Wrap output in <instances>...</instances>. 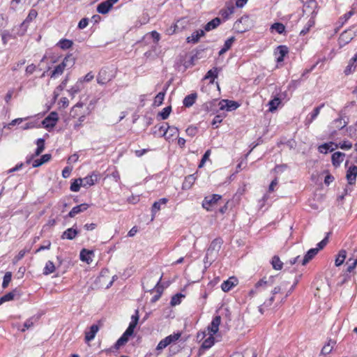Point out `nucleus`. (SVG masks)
<instances>
[{"mask_svg":"<svg viewBox=\"0 0 357 357\" xmlns=\"http://www.w3.org/2000/svg\"><path fill=\"white\" fill-rule=\"evenodd\" d=\"M138 324L131 321L128 327L122 334V335L117 340L114 344L110 348L105 349V352L109 354L118 350L121 347L125 345L129 340V338L134 335L135 329Z\"/></svg>","mask_w":357,"mask_h":357,"instance_id":"obj_1","label":"nucleus"},{"mask_svg":"<svg viewBox=\"0 0 357 357\" xmlns=\"http://www.w3.org/2000/svg\"><path fill=\"white\" fill-rule=\"evenodd\" d=\"M253 26V23L248 15H244L236 20L234 24V29L238 33H243L249 31Z\"/></svg>","mask_w":357,"mask_h":357,"instance_id":"obj_2","label":"nucleus"},{"mask_svg":"<svg viewBox=\"0 0 357 357\" xmlns=\"http://www.w3.org/2000/svg\"><path fill=\"white\" fill-rule=\"evenodd\" d=\"M59 116L56 112H51L41 122L43 127L48 130L52 129L57 123Z\"/></svg>","mask_w":357,"mask_h":357,"instance_id":"obj_3","label":"nucleus"},{"mask_svg":"<svg viewBox=\"0 0 357 357\" xmlns=\"http://www.w3.org/2000/svg\"><path fill=\"white\" fill-rule=\"evenodd\" d=\"M222 199V196L218 194H213L206 196L202 201V206L208 211H212V207Z\"/></svg>","mask_w":357,"mask_h":357,"instance_id":"obj_4","label":"nucleus"},{"mask_svg":"<svg viewBox=\"0 0 357 357\" xmlns=\"http://www.w3.org/2000/svg\"><path fill=\"white\" fill-rule=\"evenodd\" d=\"M220 110L234 111L240 107V104L235 100L222 99L218 102Z\"/></svg>","mask_w":357,"mask_h":357,"instance_id":"obj_5","label":"nucleus"},{"mask_svg":"<svg viewBox=\"0 0 357 357\" xmlns=\"http://www.w3.org/2000/svg\"><path fill=\"white\" fill-rule=\"evenodd\" d=\"M100 178V174L96 171L92 172V173L84 178H82V187L88 188L93 185L96 182H98Z\"/></svg>","mask_w":357,"mask_h":357,"instance_id":"obj_6","label":"nucleus"},{"mask_svg":"<svg viewBox=\"0 0 357 357\" xmlns=\"http://www.w3.org/2000/svg\"><path fill=\"white\" fill-rule=\"evenodd\" d=\"M303 3V12H309L310 15H313L314 12L316 15L318 13V3L316 0H301Z\"/></svg>","mask_w":357,"mask_h":357,"instance_id":"obj_7","label":"nucleus"},{"mask_svg":"<svg viewBox=\"0 0 357 357\" xmlns=\"http://www.w3.org/2000/svg\"><path fill=\"white\" fill-rule=\"evenodd\" d=\"M357 177V166L355 165H351L347 170L346 178L348 184L354 185L356 183Z\"/></svg>","mask_w":357,"mask_h":357,"instance_id":"obj_8","label":"nucleus"},{"mask_svg":"<svg viewBox=\"0 0 357 357\" xmlns=\"http://www.w3.org/2000/svg\"><path fill=\"white\" fill-rule=\"evenodd\" d=\"M169 126L167 123H163L162 124H158L152 128V133L154 135H158L159 137H165Z\"/></svg>","mask_w":357,"mask_h":357,"instance_id":"obj_9","label":"nucleus"},{"mask_svg":"<svg viewBox=\"0 0 357 357\" xmlns=\"http://www.w3.org/2000/svg\"><path fill=\"white\" fill-rule=\"evenodd\" d=\"M79 233V231L77 228V225L75 224L72 227L65 230L61 236V239L73 240Z\"/></svg>","mask_w":357,"mask_h":357,"instance_id":"obj_10","label":"nucleus"},{"mask_svg":"<svg viewBox=\"0 0 357 357\" xmlns=\"http://www.w3.org/2000/svg\"><path fill=\"white\" fill-rule=\"evenodd\" d=\"M221 323V317L220 315H215L213 317L210 325H208L207 329L209 335H215L219 330V326Z\"/></svg>","mask_w":357,"mask_h":357,"instance_id":"obj_11","label":"nucleus"},{"mask_svg":"<svg viewBox=\"0 0 357 357\" xmlns=\"http://www.w3.org/2000/svg\"><path fill=\"white\" fill-rule=\"evenodd\" d=\"M218 102L219 101L216 99L208 101L202 105V108L206 112H217L218 110H220Z\"/></svg>","mask_w":357,"mask_h":357,"instance_id":"obj_12","label":"nucleus"},{"mask_svg":"<svg viewBox=\"0 0 357 357\" xmlns=\"http://www.w3.org/2000/svg\"><path fill=\"white\" fill-rule=\"evenodd\" d=\"M222 243H223V240L222 238H220V237L216 238L211 241V243L206 251L210 252L212 255H213L214 252H215V253L217 254L220 251Z\"/></svg>","mask_w":357,"mask_h":357,"instance_id":"obj_13","label":"nucleus"},{"mask_svg":"<svg viewBox=\"0 0 357 357\" xmlns=\"http://www.w3.org/2000/svg\"><path fill=\"white\" fill-rule=\"evenodd\" d=\"M89 204L86 203H82L79 205H77L71 209V211L67 215V217L73 218L77 214H79L82 212L86 211L89 208Z\"/></svg>","mask_w":357,"mask_h":357,"instance_id":"obj_14","label":"nucleus"},{"mask_svg":"<svg viewBox=\"0 0 357 357\" xmlns=\"http://www.w3.org/2000/svg\"><path fill=\"white\" fill-rule=\"evenodd\" d=\"M168 202V199L163 197L155 202L151 206L152 220L155 218L157 212L161 208V205H165Z\"/></svg>","mask_w":357,"mask_h":357,"instance_id":"obj_15","label":"nucleus"},{"mask_svg":"<svg viewBox=\"0 0 357 357\" xmlns=\"http://www.w3.org/2000/svg\"><path fill=\"white\" fill-rule=\"evenodd\" d=\"M20 296V290L17 288L14 289L13 291L6 293L5 295L0 298V305L5 302L13 301L15 296Z\"/></svg>","mask_w":357,"mask_h":357,"instance_id":"obj_16","label":"nucleus"},{"mask_svg":"<svg viewBox=\"0 0 357 357\" xmlns=\"http://www.w3.org/2000/svg\"><path fill=\"white\" fill-rule=\"evenodd\" d=\"M273 284V277L271 276L268 278V280H266V278H263L262 279L259 280L255 285V288L256 289H266L271 286H272Z\"/></svg>","mask_w":357,"mask_h":357,"instance_id":"obj_17","label":"nucleus"},{"mask_svg":"<svg viewBox=\"0 0 357 357\" xmlns=\"http://www.w3.org/2000/svg\"><path fill=\"white\" fill-rule=\"evenodd\" d=\"M99 330V326L97 324L91 325L88 331L85 332V341L89 342L93 340Z\"/></svg>","mask_w":357,"mask_h":357,"instance_id":"obj_18","label":"nucleus"},{"mask_svg":"<svg viewBox=\"0 0 357 357\" xmlns=\"http://www.w3.org/2000/svg\"><path fill=\"white\" fill-rule=\"evenodd\" d=\"M345 154L340 151L335 152L331 155L332 164L334 167H337L340 165L344 160Z\"/></svg>","mask_w":357,"mask_h":357,"instance_id":"obj_19","label":"nucleus"},{"mask_svg":"<svg viewBox=\"0 0 357 357\" xmlns=\"http://www.w3.org/2000/svg\"><path fill=\"white\" fill-rule=\"evenodd\" d=\"M221 22L222 20L220 17H216L211 20V21H209L208 22H207L204 25V29L206 31H210L211 30L216 29L221 24Z\"/></svg>","mask_w":357,"mask_h":357,"instance_id":"obj_20","label":"nucleus"},{"mask_svg":"<svg viewBox=\"0 0 357 357\" xmlns=\"http://www.w3.org/2000/svg\"><path fill=\"white\" fill-rule=\"evenodd\" d=\"M93 255V251L86 248H83L79 253V259L84 262L90 264L92 261L91 255Z\"/></svg>","mask_w":357,"mask_h":357,"instance_id":"obj_21","label":"nucleus"},{"mask_svg":"<svg viewBox=\"0 0 357 357\" xmlns=\"http://www.w3.org/2000/svg\"><path fill=\"white\" fill-rule=\"evenodd\" d=\"M315 17H316V13L314 12L313 15L310 17L309 20L307 21V24L305 25L303 29L300 32V36H305L307 34L310 29L314 26L315 24Z\"/></svg>","mask_w":357,"mask_h":357,"instance_id":"obj_22","label":"nucleus"},{"mask_svg":"<svg viewBox=\"0 0 357 357\" xmlns=\"http://www.w3.org/2000/svg\"><path fill=\"white\" fill-rule=\"evenodd\" d=\"M197 98V94L196 92L192 93L186 96L183 100V106L188 108L192 107L195 104Z\"/></svg>","mask_w":357,"mask_h":357,"instance_id":"obj_23","label":"nucleus"},{"mask_svg":"<svg viewBox=\"0 0 357 357\" xmlns=\"http://www.w3.org/2000/svg\"><path fill=\"white\" fill-rule=\"evenodd\" d=\"M235 281H236V279L234 277H231L228 280L224 281L221 284L222 290L225 292L229 291L236 285L234 283Z\"/></svg>","mask_w":357,"mask_h":357,"instance_id":"obj_24","label":"nucleus"},{"mask_svg":"<svg viewBox=\"0 0 357 357\" xmlns=\"http://www.w3.org/2000/svg\"><path fill=\"white\" fill-rule=\"evenodd\" d=\"M333 145L335 146V143L333 142L324 143L319 146L318 151L321 153L326 154L333 151L336 149L335 146L333 147Z\"/></svg>","mask_w":357,"mask_h":357,"instance_id":"obj_25","label":"nucleus"},{"mask_svg":"<svg viewBox=\"0 0 357 357\" xmlns=\"http://www.w3.org/2000/svg\"><path fill=\"white\" fill-rule=\"evenodd\" d=\"M317 250H316L315 248H310L305 255L301 261V264L303 266H305L317 255Z\"/></svg>","mask_w":357,"mask_h":357,"instance_id":"obj_26","label":"nucleus"},{"mask_svg":"<svg viewBox=\"0 0 357 357\" xmlns=\"http://www.w3.org/2000/svg\"><path fill=\"white\" fill-rule=\"evenodd\" d=\"M196 180L195 174H190L185 177L184 181L182 183V189L184 190L191 188Z\"/></svg>","mask_w":357,"mask_h":357,"instance_id":"obj_27","label":"nucleus"},{"mask_svg":"<svg viewBox=\"0 0 357 357\" xmlns=\"http://www.w3.org/2000/svg\"><path fill=\"white\" fill-rule=\"evenodd\" d=\"M234 6L232 3H227L226 8L220 10V15L224 20H227L229 16L234 12Z\"/></svg>","mask_w":357,"mask_h":357,"instance_id":"obj_28","label":"nucleus"},{"mask_svg":"<svg viewBox=\"0 0 357 357\" xmlns=\"http://www.w3.org/2000/svg\"><path fill=\"white\" fill-rule=\"evenodd\" d=\"M112 8V7L109 4V2L105 1L97 6L96 10L100 14L105 15L109 12Z\"/></svg>","mask_w":357,"mask_h":357,"instance_id":"obj_29","label":"nucleus"},{"mask_svg":"<svg viewBox=\"0 0 357 357\" xmlns=\"http://www.w3.org/2000/svg\"><path fill=\"white\" fill-rule=\"evenodd\" d=\"M68 81V75L66 76V77L62 80L60 84L55 89L53 92V99L55 101L59 96V92L62 91L66 87Z\"/></svg>","mask_w":357,"mask_h":357,"instance_id":"obj_30","label":"nucleus"},{"mask_svg":"<svg viewBox=\"0 0 357 357\" xmlns=\"http://www.w3.org/2000/svg\"><path fill=\"white\" fill-rule=\"evenodd\" d=\"M66 68V64L61 62L59 65L56 66L54 70L50 73V76L51 78H55L59 75L63 74L64 70Z\"/></svg>","mask_w":357,"mask_h":357,"instance_id":"obj_31","label":"nucleus"},{"mask_svg":"<svg viewBox=\"0 0 357 357\" xmlns=\"http://www.w3.org/2000/svg\"><path fill=\"white\" fill-rule=\"evenodd\" d=\"M218 68L217 67H214L212 69H210L206 74L205 75L204 79H210L211 83H213L215 79L218 77Z\"/></svg>","mask_w":357,"mask_h":357,"instance_id":"obj_32","label":"nucleus"},{"mask_svg":"<svg viewBox=\"0 0 357 357\" xmlns=\"http://www.w3.org/2000/svg\"><path fill=\"white\" fill-rule=\"evenodd\" d=\"M63 63L66 64V68H71L74 66L76 62V58L73 56V54H68L62 61Z\"/></svg>","mask_w":357,"mask_h":357,"instance_id":"obj_33","label":"nucleus"},{"mask_svg":"<svg viewBox=\"0 0 357 357\" xmlns=\"http://www.w3.org/2000/svg\"><path fill=\"white\" fill-rule=\"evenodd\" d=\"M215 342V339L214 337V335H209V337H208L206 339H205L203 341V342L201 345V348L204 350L208 349L211 347H212V346L214 345Z\"/></svg>","mask_w":357,"mask_h":357,"instance_id":"obj_34","label":"nucleus"},{"mask_svg":"<svg viewBox=\"0 0 357 357\" xmlns=\"http://www.w3.org/2000/svg\"><path fill=\"white\" fill-rule=\"evenodd\" d=\"M280 103H281V98L278 96L274 97L273 99L269 100V102L268 103V105L269 106L268 111L271 112H273L274 111H275L278 109V107Z\"/></svg>","mask_w":357,"mask_h":357,"instance_id":"obj_35","label":"nucleus"},{"mask_svg":"<svg viewBox=\"0 0 357 357\" xmlns=\"http://www.w3.org/2000/svg\"><path fill=\"white\" fill-rule=\"evenodd\" d=\"M172 112V106L169 105L163 108L162 111L159 112L157 114V119L161 120H166L170 115Z\"/></svg>","mask_w":357,"mask_h":357,"instance_id":"obj_36","label":"nucleus"},{"mask_svg":"<svg viewBox=\"0 0 357 357\" xmlns=\"http://www.w3.org/2000/svg\"><path fill=\"white\" fill-rule=\"evenodd\" d=\"M271 264L273 269L279 271L283 267V262L280 260L278 255H274L271 261Z\"/></svg>","mask_w":357,"mask_h":357,"instance_id":"obj_37","label":"nucleus"},{"mask_svg":"<svg viewBox=\"0 0 357 357\" xmlns=\"http://www.w3.org/2000/svg\"><path fill=\"white\" fill-rule=\"evenodd\" d=\"M56 45L61 49L66 50L70 49L73 45V41L69 39L62 38L58 42Z\"/></svg>","mask_w":357,"mask_h":357,"instance_id":"obj_38","label":"nucleus"},{"mask_svg":"<svg viewBox=\"0 0 357 357\" xmlns=\"http://www.w3.org/2000/svg\"><path fill=\"white\" fill-rule=\"evenodd\" d=\"M346 257H347L346 250H340L338 254L336 256V258H335V266H341L344 263Z\"/></svg>","mask_w":357,"mask_h":357,"instance_id":"obj_39","label":"nucleus"},{"mask_svg":"<svg viewBox=\"0 0 357 357\" xmlns=\"http://www.w3.org/2000/svg\"><path fill=\"white\" fill-rule=\"evenodd\" d=\"M208 47H205L203 45H199L196 49H195L192 52H195L192 54V59H199L203 57L202 53L207 50Z\"/></svg>","mask_w":357,"mask_h":357,"instance_id":"obj_40","label":"nucleus"},{"mask_svg":"<svg viewBox=\"0 0 357 357\" xmlns=\"http://www.w3.org/2000/svg\"><path fill=\"white\" fill-rule=\"evenodd\" d=\"M45 139L39 138L36 140L37 148L35 150L34 155H40L45 149Z\"/></svg>","mask_w":357,"mask_h":357,"instance_id":"obj_41","label":"nucleus"},{"mask_svg":"<svg viewBox=\"0 0 357 357\" xmlns=\"http://www.w3.org/2000/svg\"><path fill=\"white\" fill-rule=\"evenodd\" d=\"M324 106V104H321L319 105L318 107H316L313 111L309 114L307 121L310 123H312L319 115L321 109Z\"/></svg>","mask_w":357,"mask_h":357,"instance_id":"obj_42","label":"nucleus"},{"mask_svg":"<svg viewBox=\"0 0 357 357\" xmlns=\"http://www.w3.org/2000/svg\"><path fill=\"white\" fill-rule=\"evenodd\" d=\"M56 267L54 263L49 260L46 262L45 268L43 269V275H48L55 271Z\"/></svg>","mask_w":357,"mask_h":357,"instance_id":"obj_43","label":"nucleus"},{"mask_svg":"<svg viewBox=\"0 0 357 357\" xmlns=\"http://www.w3.org/2000/svg\"><path fill=\"white\" fill-rule=\"evenodd\" d=\"M271 30L275 31L279 34L285 33V26L281 22H275L271 26Z\"/></svg>","mask_w":357,"mask_h":357,"instance_id":"obj_44","label":"nucleus"},{"mask_svg":"<svg viewBox=\"0 0 357 357\" xmlns=\"http://www.w3.org/2000/svg\"><path fill=\"white\" fill-rule=\"evenodd\" d=\"M344 117L345 116L340 114V117L334 121L335 127L338 130L343 129L348 124V121H344Z\"/></svg>","mask_w":357,"mask_h":357,"instance_id":"obj_45","label":"nucleus"},{"mask_svg":"<svg viewBox=\"0 0 357 357\" xmlns=\"http://www.w3.org/2000/svg\"><path fill=\"white\" fill-rule=\"evenodd\" d=\"M81 186H82V180H81V178L73 179L71 182L70 190L73 192H78Z\"/></svg>","mask_w":357,"mask_h":357,"instance_id":"obj_46","label":"nucleus"},{"mask_svg":"<svg viewBox=\"0 0 357 357\" xmlns=\"http://www.w3.org/2000/svg\"><path fill=\"white\" fill-rule=\"evenodd\" d=\"M185 298V295L182 293H177L174 294L170 301L171 306H176L181 303L182 298Z\"/></svg>","mask_w":357,"mask_h":357,"instance_id":"obj_47","label":"nucleus"},{"mask_svg":"<svg viewBox=\"0 0 357 357\" xmlns=\"http://www.w3.org/2000/svg\"><path fill=\"white\" fill-rule=\"evenodd\" d=\"M145 38L148 40H152L153 43L155 45L160 39V35L156 31H152L149 33L146 34Z\"/></svg>","mask_w":357,"mask_h":357,"instance_id":"obj_48","label":"nucleus"},{"mask_svg":"<svg viewBox=\"0 0 357 357\" xmlns=\"http://www.w3.org/2000/svg\"><path fill=\"white\" fill-rule=\"evenodd\" d=\"M181 335L182 333L181 331H177L176 333H174L165 338L167 341L168 344H171L172 343L176 342L181 337Z\"/></svg>","mask_w":357,"mask_h":357,"instance_id":"obj_49","label":"nucleus"},{"mask_svg":"<svg viewBox=\"0 0 357 357\" xmlns=\"http://www.w3.org/2000/svg\"><path fill=\"white\" fill-rule=\"evenodd\" d=\"M38 15V12L35 9H31L29 12V14L24 21L22 22V25L24 24H29L32 22L34 19L36 18Z\"/></svg>","mask_w":357,"mask_h":357,"instance_id":"obj_50","label":"nucleus"},{"mask_svg":"<svg viewBox=\"0 0 357 357\" xmlns=\"http://www.w3.org/2000/svg\"><path fill=\"white\" fill-rule=\"evenodd\" d=\"M336 149L340 148L342 150H349L352 147V143L348 140H344L339 144L335 143Z\"/></svg>","mask_w":357,"mask_h":357,"instance_id":"obj_51","label":"nucleus"},{"mask_svg":"<svg viewBox=\"0 0 357 357\" xmlns=\"http://www.w3.org/2000/svg\"><path fill=\"white\" fill-rule=\"evenodd\" d=\"M182 24V20H178L173 26H172L169 29L170 34H173L177 32H180L183 29V26H181Z\"/></svg>","mask_w":357,"mask_h":357,"instance_id":"obj_52","label":"nucleus"},{"mask_svg":"<svg viewBox=\"0 0 357 357\" xmlns=\"http://www.w3.org/2000/svg\"><path fill=\"white\" fill-rule=\"evenodd\" d=\"M182 24V20H178L173 26H172L169 29L170 34H173L177 32H180L183 29V26H181Z\"/></svg>","mask_w":357,"mask_h":357,"instance_id":"obj_53","label":"nucleus"},{"mask_svg":"<svg viewBox=\"0 0 357 357\" xmlns=\"http://www.w3.org/2000/svg\"><path fill=\"white\" fill-rule=\"evenodd\" d=\"M182 24V20H178L173 26H172L169 29L170 34H173L177 32H180L183 29V26H181Z\"/></svg>","mask_w":357,"mask_h":357,"instance_id":"obj_54","label":"nucleus"},{"mask_svg":"<svg viewBox=\"0 0 357 357\" xmlns=\"http://www.w3.org/2000/svg\"><path fill=\"white\" fill-rule=\"evenodd\" d=\"M39 319L38 317H32L26 320V321L24 323V328L22 329V332H24L26 330L30 328L34 325V321H37Z\"/></svg>","mask_w":357,"mask_h":357,"instance_id":"obj_55","label":"nucleus"},{"mask_svg":"<svg viewBox=\"0 0 357 357\" xmlns=\"http://www.w3.org/2000/svg\"><path fill=\"white\" fill-rule=\"evenodd\" d=\"M161 280H162V276L160 278L159 280L157 282V283L155 284L154 287L149 291L151 293L155 291L156 294H158L162 296L163 290H164V287L161 284Z\"/></svg>","mask_w":357,"mask_h":357,"instance_id":"obj_56","label":"nucleus"},{"mask_svg":"<svg viewBox=\"0 0 357 357\" xmlns=\"http://www.w3.org/2000/svg\"><path fill=\"white\" fill-rule=\"evenodd\" d=\"M165 96V92H159L154 98L153 105L155 106H160L162 104Z\"/></svg>","mask_w":357,"mask_h":357,"instance_id":"obj_57","label":"nucleus"},{"mask_svg":"<svg viewBox=\"0 0 357 357\" xmlns=\"http://www.w3.org/2000/svg\"><path fill=\"white\" fill-rule=\"evenodd\" d=\"M12 279V273L8 271L6 272L3 278V282H2V288L6 289L8 287L9 283L10 282Z\"/></svg>","mask_w":357,"mask_h":357,"instance_id":"obj_58","label":"nucleus"},{"mask_svg":"<svg viewBox=\"0 0 357 357\" xmlns=\"http://www.w3.org/2000/svg\"><path fill=\"white\" fill-rule=\"evenodd\" d=\"M198 130V127L191 125L186 128L185 132L188 136L193 137L197 134Z\"/></svg>","mask_w":357,"mask_h":357,"instance_id":"obj_59","label":"nucleus"},{"mask_svg":"<svg viewBox=\"0 0 357 357\" xmlns=\"http://www.w3.org/2000/svg\"><path fill=\"white\" fill-rule=\"evenodd\" d=\"M200 38L198 36V33H196V31H194L190 36H188L186 38V42L188 43H193L196 44L199 41Z\"/></svg>","mask_w":357,"mask_h":357,"instance_id":"obj_60","label":"nucleus"},{"mask_svg":"<svg viewBox=\"0 0 357 357\" xmlns=\"http://www.w3.org/2000/svg\"><path fill=\"white\" fill-rule=\"evenodd\" d=\"M235 40H236V38L234 36H231V37L229 38L228 39H227L225 41L222 48H224V50H226L227 51H228L229 50L231 49V47L233 43L235 42Z\"/></svg>","mask_w":357,"mask_h":357,"instance_id":"obj_61","label":"nucleus"},{"mask_svg":"<svg viewBox=\"0 0 357 357\" xmlns=\"http://www.w3.org/2000/svg\"><path fill=\"white\" fill-rule=\"evenodd\" d=\"M210 155H211V150L210 149L206 150L205 151V153H204V155H202V159L199 162V164L198 165L199 168H202L204 167L206 161L207 160H208Z\"/></svg>","mask_w":357,"mask_h":357,"instance_id":"obj_62","label":"nucleus"},{"mask_svg":"<svg viewBox=\"0 0 357 357\" xmlns=\"http://www.w3.org/2000/svg\"><path fill=\"white\" fill-rule=\"evenodd\" d=\"M352 40V36L351 35H348L347 31L343 32L340 36V41L344 42V44L349 43Z\"/></svg>","mask_w":357,"mask_h":357,"instance_id":"obj_63","label":"nucleus"},{"mask_svg":"<svg viewBox=\"0 0 357 357\" xmlns=\"http://www.w3.org/2000/svg\"><path fill=\"white\" fill-rule=\"evenodd\" d=\"M278 51V54L280 56H282L284 57L289 53V48L286 45H279L277 47Z\"/></svg>","mask_w":357,"mask_h":357,"instance_id":"obj_64","label":"nucleus"}]
</instances>
